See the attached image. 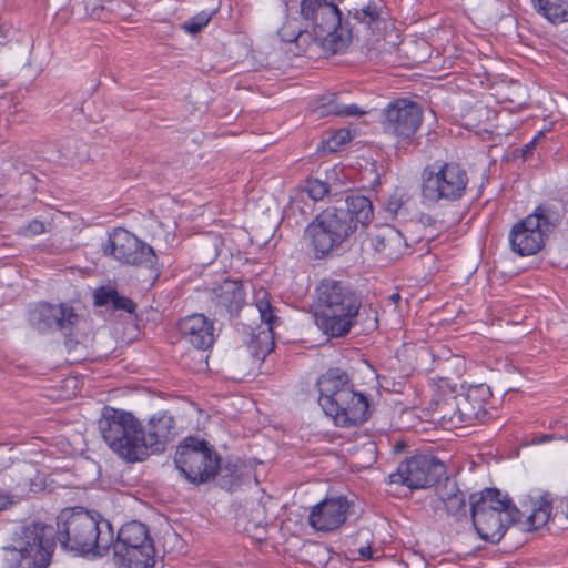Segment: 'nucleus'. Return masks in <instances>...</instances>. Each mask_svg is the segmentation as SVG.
I'll return each mask as SVG.
<instances>
[{"label": "nucleus", "instance_id": "1", "mask_svg": "<svg viewBox=\"0 0 568 568\" xmlns=\"http://www.w3.org/2000/svg\"><path fill=\"white\" fill-rule=\"evenodd\" d=\"M99 427L110 449L128 463L164 452L176 434L175 419L168 412L152 415L144 428L132 413L111 406L103 408Z\"/></svg>", "mask_w": 568, "mask_h": 568}, {"label": "nucleus", "instance_id": "2", "mask_svg": "<svg viewBox=\"0 0 568 568\" xmlns=\"http://www.w3.org/2000/svg\"><path fill=\"white\" fill-rule=\"evenodd\" d=\"M316 291V324L328 337H344L356 325L367 332L377 329V311L364 306L363 295L349 283L324 278Z\"/></svg>", "mask_w": 568, "mask_h": 568}, {"label": "nucleus", "instance_id": "3", "mask_svg": "<svg viewBox=\"0 0 568 568\" xmlns=\"http://www.w3.org/2000/svg\"><path fill=\"white\" fill-rule=\"evenodd\" d=\"M374 220L369 197L351 194L339 206L327 207L305 229V237L316 258H323L346 242L358 227L365 229Z\"/></svg>", "mask_w": 568, "mask_h": 568}, {"label": "nucleus", "instance_id": "4", "mask_svg": "<svg viewBox=\"0 0 568 568\" xmlns=\"http://www.w3.org/2000/svg\"><path fill=\"white\" fill-rule=\"evenodd\" d=\"M57 538L68 550L80 555L104 556L113 542V528L106 519H95L88 510L65 508L57 518Z\"/></svg>", "mask_w": 568, "mask_h": 568}, {"label": "nucleus", "instance_id": "5", "mask_svg": "<svg viewBox=\"0 0 568 568\" xmlns=\"http://www.w3.org/2000/svg\"><path fill=\"white\" fill-rule=\"evenodd\" d=\"M318 404L324 413L341 427L363 424L369 415L367 397L357 393L346 373L329 369L317 381Z\"/></svg>", "mask_w": 568, "mask_h": 568}, {"label": "nucleus", "instance_id": "6", "mask_svg": "<svg viewBox=\"0 0 568 568\" xmlns=\"http://www.w3.org/2000/svg\"><path fill=\"white\" fill-rule=\"evenodd\" d=\"M300 16L325 53H343L351 45L352 27L335 0H301Z\"/></svg>", "mask_w": 568, "mask_h": 568}, {"label": "nucleus", "instance_id": "7", "mask_svg": "<svg viewBox=\"0 0 568 568\" xmlns=\"http://www.w3.org/2000/svg\"><path fill=\"white\" fill-rule=\"evenodd\" d=\"M471 524L479 538L498 544L513 524L521 521L524 514L497 488H486L469 496Z\"/></svg>", "mask_w": 568, "mask_h": 568}, {"label": "nucleus", "instance_id": "8", "mask_svg": "<svg viewBox=\"0 0 568 568\" xmlns=\"http://www.w3.org/2000/svg\"><path fill=\"white\" fill-rule=\"evenodd\" d=\"M420 197L433 206L458 204L467 192L469 176L458 162L436 160L426 165L420 175Z\"/></svg>", "mask_w": 568, "mask_h": 568}, {"label": "nucleus", "instance_id": "9", "mask_svg": "<svg viewBox=\"0 0 568 568\" xmlns=\"http://www.w3.org/2000/svg\"><path fill=\"white\" fill-rule=\"evenodd\" d=\"M561 222L557 209L549 204L537 206L532 213L516 222L510 229L508 239L510 248L519 256H530L538 253L545 245V240Z\"/></svg>", "mask_w": 568, "mask_h": 568}, {"label": "nucleus", "instance_id": "10", "mask_svg": "<svg viewBox=\"0 0 568 568\" xmlns=\"http://www.w3.org/2000/svg\"><path fill=\"white\" fill-rule=\"evenodd\" d=\"M54 548L51 528L34 523L22 530L17 546L7 549L4 568H48Z\"/></svg>", "mask_w": 568, "mask_h": 568}, {"label": "nucleus", "instance_id": "11", "mask_svg": "<svg viewBox=\"0 0 568 568\" xmlns=\"http://www.w3.org/2000/svg\"><path fill=\"white\" fill-rule=\"evenodd\" d=\"M174 463L189 481L202 484L217 475L221 458L209 442L189 436L178 446Z\"/></svg>", "mask_w": 568, "mask_h": 568}, {"label": "nucleus", "instance_id": "12", "mask_svg": "<svg viewBox=\"0 0 568 568\" xmlns=\"http://www.w3.org/2000/svg\"><path fill=\"white\" fill-rule=\"evenodd\" d=\"M29 321L38 331L62 332L69 349L74 348L79 343L72 336L80 322V315L69 303L39 302L30 310Z\"/></svg>", "mask_w": 568, "mask_h": 568}, {"label": "nucleus", "instance_id": "13", "mask_svg": "<svg viewBox=\"0 0 568 568\" xmlns=\"http://www.w3.org/2000/svg\"><path fill=\"white\" fill-rule=\"evenodd\" d=\"M104 253L122 264L156 272V254L152 246L125 229H115L104 247Z\"/></svg>", "mask_w": 568, "mask_h": 568}, {"label": "nucleus", "instance_id": "14", "mask_svg": "<svg viewBox=\"0 0 568 568\" xmlns=\"http://www.w3.org/2000/svg\"><path fill=\"white\" fill-rule=\"evenodd\" d=\"M444 474V464L434 456L415 455L402 462L388 478L389 484L403 485L413 490L434 486Z\"/></svg>", "mask_w": 568, "mask_h": 568}, {"label": "nucleus", "instance_id": "15", "mask_svg": "<svg viewBox=\"0 0 568 568\" xmlns=\"http://www.w3.org/2000/svg\"><path fill=\"white\" fill-rule=\"evenodd\" d=\"M251 305L255 306L261 321L258 332H251V356L263 362L274 348L273 329L278 325L280 317L275 315L270 294L264 288L254 292Z\"/></svg>", "mask_w": 568, "mask_h": 568}, {"label": "nucleus", "instance_id": "16", "mask_svg": "<svg viewBox=\"0 0 568 568\" xmlns=\"http://www.w3.org/2000/svg\"><path fill=\"white\" fill-rule=\"evenodd\" d=\"M422 122V106L408 99H395L383 110L384 130L402 140L410 139Z\"/></svg>", "mask_w": 568, "mask_h": 568}, {"label": "nucleus", "instance_id": "17", "mask_svg": "<svg viewBox=\"0 0 568 568\" xmlns=\"http://www.w3.org/2000/svg\"><path fill=\"white\" fill-rule=\"evenodd\" d=\"M429 506L435 516L452 518L455 523L466 520L468 508L465 493L456 480L448 477L436 489V497L430 499Z\"/></svg>", "mask_w": 568, "mask_h": 568}, {"label": "nucleus", "instance_id": "18", "mask_svg": "<svg viewBox=\"0 0 568 568\" xmlns=\"http://www.w3.org/2000/svg\"><path fill=\"white\" fill-rule=\"evenodd\" d=\"M491 397L490 387L486 384L471 385L463 394L456 395L459 418L463 419L464 427L475 423H486L489 413L486 405Z\"/></svg>", "mask_w": 568, "mask_h": 568}, {"label": "nucleus", "instance_id": "19", "mask_svg": "<svg viewBox=\"0 0 568 568\" xmlns=\"http://www.w3.org/2000/svg\"><path fill=\"white\" fill-rule=\"evenodd\" d=\"M348 509L346 497L326 498L312 508L308 524L317 531H333L345 523Z\"/></svg>", "mask_w": 568, "mask_h": 568}, {"label": "nucleus", "instance_id": "20", "mask_svg": "<svg viewBox=\"0 0 568 568\" xmlns=\"http://www.w3.org/2000/svg\"><path fill=\"white\" fill-rule=\"evenodd\" d=\"M181 337L196 349L206 351L215 342L214 322L204 314L194 313L178 322Z\"/></svg>", "mask_w": 568, "mask_h": 568}, {"label": "nucleus", "instance_id": "21", "mask_svg": "<svg viewBox=\"0 0 568 568\" xmlns=\"http://www.w3.org/2000/svg\"><path fill=\"white\" fill-rule=\"evenodd\" d=\"M211 302L216 313L237 316L245 305V290L240 281L224 280L212 288Z\"/></svg>", "mask_w": 568, "mask_h": 568}, {"label": "nucleus", "instance_id": "22", "mask_svg": "<svg viewBox=\"0 0 568 568\" xmlns=\"http://www.w3.org/2000/svg\"><path fill=\"white\" fill-rule=\"evenodd\" d=\"M113 552H122L143 548H155L146 525L138 520H131L121 526L116 538L111 545Z\"/></svg>", "mask_w": 568, "mask_h": 568}, {"label": "nucleus", "instance_id": "23", "mask_svg": "<svg viewBox=\"0 0 568 568\" xmlns=\"http://www.w3.org/2000/svg\"><path fill=\"white\" fill-rule=\"evenodd\" d=\"M155 548L130 550L128 554L113 552L115 568H153L155 565Z\"/></svg>", "mask_w": 568, "mask_h": 568}, {"label": "nucleus", "instance_id": "24", "mask_svg": "<svg viewBox=\"0 0 568 568\" xmlns=\"http://www.w3.org/2000/svg\"><path fill=\"white\" fill-rule=\"evenodd\" d=\"M534 10L549 23L568 22V0H530Z\"/></svg>", "mask_w": 568, "mask_h": 568}, {"label": "nucleus", "instance_id": "25", "mask_svg": "<svg viewBox=\"0 0 568 568\" xmlns=\"http://www.w3.org/2000/svg\"><path fill=\"white\" fill-rule=\"evenodd\" d=\"M554 498L550 494H545L540 497L537 506L532 508V511L526 516L525 526L528 530H534L542 527L549 520L552 521V515L555 511Z\"/></svg>", "mask_w": 568, "mask_h": 568}, {"label": "nucleus", "instance_id": "26", "mask_svg": "<svg viewBox=\"0 0 568 568\" xmlns=\"http://www.w3.org/2000/svg\"><path fill=\"white\" fill-rule=\"evenodd\" d=\"M371 246L377 253L390 255V247L400 243L399 233L392 226L385 225L382 229L368 233Z\"/></svg>", "mask_w": 568, "mask_h": 568}, {"label": "nucleus", "instance_id": "27", "mask_svg": "<svg viewBox=\"0 0 568 568\" xmlns=\"http://www.w3.org/2000/svg\"><path fill=\"white\" fill-rule=\"evenodd\" d=\"M434 413L446 427H464L463 419L459 418V407L456 396H452L438 403Z\"/></svg>", "mask_w": 568, "mask_h": 568}, {"label": "nucleus", "instance_id": "28", "mask_svg": "<svg viewBox=\"0 0 568 568\" xmlns=\"http://www.w3.org/2000/svg\"><path fill=\"white\" fill-rule=\"evenodd\" d=\"M412 204V195L402 189H397L387 201L386 212L394 219L406 220L410 214Z\"/></svg>", "mask_w": 568, "mask_h": 568}, {"label": "nucleus", "instance_id": "29", "mask_svg": "<svg viewBox=\"0 0 568 568\" xmlns=\"http://www.w3.org/2000/svg\"><path fill=\"white\" fill-rule=\"evenodd\" d=\"M348 14L353 17L358 23L364 24L371 29L374 24L381 21L382 7L375 1L369 0L361 9H353L348 11Z\"/></svg>", "mask_w": 568, "mask_h": 568}, {"label": "nucleus", "instance_id": "30", "mask_svg": "<svg viewBox=\"0 0 568 568\" xmlns=\"http://www.w3.org/2000/svg\"><path fill=\"white\" fill-rule=\"evenodd\" d=\"M338 95L332 93L323 98V106L327 108V112L337 116H361L366 114L357 104L351 103L348 105L337 102Z\"/></svg>", "mask_w": 568, "mask_h": 568}, {"label": "nucleus", "instance_id": "31", "mask_svg": "<svg viewBox=\"0 0 568 568\" xmlns=\"http://www.w3.org/2000/svg\"><path fill=\"white\" fill-rule=\"evenodd\" d=\"M302 191L305 192L310 199L320 201L328 193L329 185L317 178H308L304 181Z\"/></svg>", "mask_w": 568, "mask_h": 568}, {"label": "nucleus", "instance_id": "32", "mask_svg": "<svg viewBox=\"0 0 568 568\" xmlns=\"http://www.w3.org/2000/svg\"><path fill=\"white\" fill-rule=\"evenodd\" d=\"M552 523L560 528H568V496L555 497Z\"/></svg>", "mask_w": 568, "mask_h": 568}, {"label": "nucleus", "instance_id": "33", "mask_svg": "<svg viewBox=\"0 0 568 568\" xmlns=\"http://www.w3.org/2000/svg\"><path fill=\"white\" fill-rule=\"evenodd\" d=\"M277 34L283 42L292 43L302 36V30L298 28L296 20H287L278 29Z\"/></svg>", "mask_w": 568, "mask_h": 568}, {"label": "nucleus", "instance_id": "34", "mask_svg": "<svg viewBox=\"0 0 568 568\" xmlns=\"http://www.w3.org/2000/svg\"><path fill=\"white\" fill-rule=\"evenodd\" d=\"M272 496H261L258 504L251 510V521H254L256 527H261L266 519L267 504L272 503Z\"/></svg>", "mask_w": 568, "mask_h": 568}, {"label": "nucleus", "instance_id": "35", "mask_svg": "<svg viewBox=\"0 0 568 568\" xmlns=\"http://www.w3.org/2000/svg\"><path fill=\"white\" fill-rule=\"evenodd\" d=\"M210 19L211 18L209 14H206L205 12H202L200 14L192 17L187 21H185L183 24V29L191 34L197 33L204 27L207 26V23L210 22Z\"/></svg>", "mask_w": 568, "mask_h": 568}, {"label": "nucleus", "instance_id": "36", "mask_svg": "<svg viewBox=\"0 0 568 568\" xmlns=\"http://www.w3.org/2000/svg\"><path fill=\"white\" fill-rule=\"evenodd\" d=\"M45 233V224L41 220L33 219L22 226L18 234L21 236L32 237Z\"/></svg>", "mask_w": 568, "mask_h": 568}, {"label": "nucleus", "instance_id": "37", "mask_svg": "<svg viewBox=\"0 0 568 568\" xmlns=\"http://www.w3.org/2000/svg\"><path fill=\"white\" fill-rule=\"evenodd\" d=\"M116 293L118 292L113 288L100 287L94 293V304L98 306H104L108 304L113 305Z\"/></svg>", "mask_w": 568, "mask_h": 568}, {"label": "nucleus", "instance_id": "38", "mask_svg": "<svg viewBox=\"0 0 568 568\" xmlns=\"http://www.w3.org/2000/svg\"><path fill=\"white\" fill-rule=\"evenodd\" d=\"M115 310H123L128 313H134L136 308V304L129 297L122 296L116 293L115 300L112 305Z\"/></svg>", "mask_w": 568, "mask_h": 568}, {"label": "nucleus", "instance_id": "39", "mask_svg": "<svg viewBox=\"0 0 568 568\" xmlns=\"http://www.w3.org/2000/svg\"><path fill=\"white\" fill-rule=\"evenodd\" d=\"M418 221L425 227H432L434 230H438V225L443 224L442 221H438L435 216L428 213H422L418 217Z\"/></svg>", "mask_w": 568, "mask_h": 568}, {"label": "nucleus", "instance_id": "40", "mask_svg": "<svg viewBox=\"0 0 568 568\" xmlns=\"http://www.w3.org/2000/svg\"><path fill=\"white\" fill-rule=\"evenodd\" d=\"M544 133L539 132L538 136H535L528 144H526L523 149V155L524 158H527L528 155L532 154V150L540 136H542Z\"/></svg>", "mask_w": 568, "mask_h": 568}, {"label": "nucleus", "instance_id": "41", "mask_svg": "<svg viewBox=\"0 0 568 568\" xmlns=\"http://www.w3.org/2000/svg\"><path fill=\"white\" fill-rule=\"evenodd\" d=\"M358 552L363 559H366V560L373 559V550L369 546L361 547Z\"/></svg>", "mask_w": 568, "mask_h": 568}, {"label": "nucleus", "instance_id": "42", "mask_svg": "<svg viewBox=\"0 0 568 568\" xmlns=\"http://www.w3.org/2000/svg\"><path fill=\"white\" fill-rule=\"evenodd\" d=\"M263 65H264V64H263V62H260V63L256 65V64H255V62L251 60V71H253V70H254V71H256V70H258V68H261V67H263Z\"/></svg>", "mask_w": 568, "mask_h": 568}, {"label": "nucleus", "instance_id": "43", "mask_svg": "<svg viewBox=\"0 0 568 568\" xmlns=\"http://www.w3.org/2000/svg\"><path fill=\"white\" fill-rule=\"evenodd\" d=\"M389 300L394 303H397L400 300V295L398 293H394L389 296Z\"/></svg>", "mask_w": 568, "mask_h": 568}, {"label": "nucleus", "instance_id": "44", "mask_svg": "<svg viewBox=\"0 0 568 568\" xmlns=\"http://www.w3.org/2000/svg\"><path fill=\"white\" fill-rule=\"evenodd\" d=\"M64 384L68 386L69 384H72L73 386H75L77 384V379L75 378H67L64 381Z\"/></svg>", "mask_w": 568, "mask_h": 568}, {"label": "nucleus", "instance_id": "45", "mask_svg": "<svg viewBox=\"0 0 568 568\" xmlns=\"http://www.w3.org/2000/svg\"><path fill=\"white\" fill-rule=\"evenodd\" d=\"M254 480H255L256 485L260 484V478H258V475L256 473L254 474Z\"/></svg>", "mask_w": 568, "mask_h": 568}]
</instances>
